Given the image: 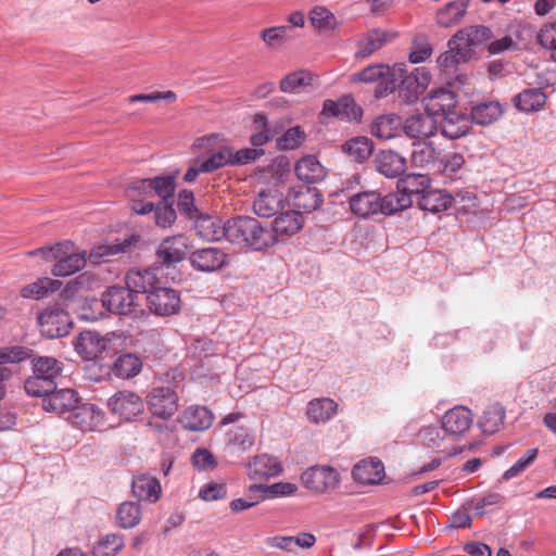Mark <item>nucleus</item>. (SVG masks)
I'll list each match as a JSON object with an SVG mask.
<instances>
[{"mask_svg": "<svg viewBox=\"0 0 556 556\" xmlns=\"http://www.w3.org/2000/svg\"><path fill=\"white\" fill-rule=\"evenodd\" d=\"M185 374L178 368H170L159 375L156 383L146 399L150 413L163 420L172 418L179 409V394Z\"/></svg>", "mask_w": 556, "mask_h": 556, "instance_id": "1", "label": "nucleus"}, {"mask_svg": "<svg viewBox=\"0 0 556 556\" xmlns=\"http://www.w3.org/2000/svg\"><path fill=\"white\" fill-rule=\"evenodd\" d=\"M228 239L239 248L264 251L275 245V239L268 224L251 216H237L228 219Z\"/></svg>", "mask_w": 556, "mask_h": 556, "instance_id": "2", "label": "nucleus"}, {"mask_svg": "<svg viewBox=\"0 0 556 556\" xmlns=\"http://www.w3.org/2000/svg\"><path fill=\"white\" fill-rule=\"evenodd\" d=\"M63 362L52 356L31 358L33 376L26 379L24 389L31 396H42L56 389V380L62 377Z\"/></svg>", "mask_w": 556, "mask_h": 556, "instance_id": "3", "label": "nucleus"}, {"mask_svg": "<svg viewBox=\"0 0 556 556\" xmlns=\"http://www.w3.org/2000/svg\"><path fill=\"white\" fill-rule=\"evenodd\" d=\"M101 302L110 313L138 318L144 309L138 295L134 294L126 286H111L101 295Z\"/></svg>", "mask_w": 556, "mask_h": 556, "instance_id": "4", "label": "nucleus"}, {"mask_svg": "<svg viewBox=\"0 0 556 556\" xmlns=\"http://www.w3.org/2000/svg\"><path fill=\"white\" fill-rule=\"evenodd\" d=\"M190 240L185 235L164 238L155 251V265L162 270L175 268L177 264L189 258Z\"/></svg>", "mask_w": 556, "mask_h": 556, "instance_id": "5", "label": "nucleus"}, {"mask_svg": "<svg viewBox=\"0 0 556 556\" xmlns=\"http://www.w3.org/2000/svg\"><path fill=\"white\" fill-rule=\"evenodd\" d=\"M178 175L156 176L154 178L136 179L126 188V195L129 200L149 199L153 195H165L168 198L172 191H175V179Z\"/></svg>", "mask_w": 556, "mask_h": 556, "instance_id": "6", "label": "nucleus"}, {"mask_svg": "<svg viewBox=\"0 0 556 556\" xmlns=\"http://www.w3.org/2000/svg\"><path fill=\"white\" fill-rule=\"evenodd\" d=\"M108 408L113 416L122 421H132L144 410L142 399L132 391L122 390L115 392L108 400Z\"/></svg>", "mask_w": 556, "mask_h": 556, "instance_id": "7", "label": "nucleus"}, {"mask_svg": "<svg viewBox=\"0 0 556 556\" xmlns=\"http://www.w3.org/2000/svg\"><path fill=\"white\" fill-rule=\"evenodd\" d=\"M301 480L306 489L323 494L334 490L339 485L340 475L329 466H313L302 473Z\"/></svg>", "mask_w": 556, "mask_h": 556, "instance_id": "8", "label": "nucleus"}, {"mask_svg": "<svg viewBox=\"0 0 556 556\" xmlns=\"http://www.w3.org/2000/svg\"><path fill=\"white\" fill-rule=\"evenodd\" d=\"M38 323L40 332L49 339L65 337L72 328L71 316L59 306L46 308L39 315Z\"/></svg>", "mask_w": 556, "mask_h": 556, "instance_id": "9", "label": "nucleus"}, {"mask_svg": "<svg viewBox=\"0 0 556 556\" xmlns=\"http://www.w3.org/2000/svg\"><path fill=\"white\" fill-rule=\"evenodd\" d=\"M217 136H207L198 139L197 146L203 153L208 156L201 160V168L203 173H213L226 165H232V149L227 146L214 148L213 143L217 140Z\"/></svg>", "mask_w": 556, "mask_h": 556, "instance_id": "10", "label": "nucleus"}, {"mask_svg": "<svg viewBox=\"0 0 556 556\" xmlns=\"http://www.w3.org/2000/svg\"><path fill=\"white\" fill-rule=\"evenodd\" d=\"M66 419L81 431H97L105 426V413L93 403H77Z\"/></svg>", "mask_w": 556, "mask_h": 556, "instance_id": "11", "label": "nucleus"}, {"mask_svg": "<svg viewBox=\"0 0 556 556\" xmlns=\"http://www.w3.org/2000/svg\"><path fill=\"white\" fill-rule=\"evenodd\" d=\"M146 301L149 309L157 316H169L180 308L179 293L173 288L162 287L161 283L148 293Z\"/></svg>", "mask_w": 556, "mask_h": 556, "instance_id": "12", "label": "nucleus"}, {"mask_svg": "<svg viewBox=\"0 0 556 556\" xmlns=\"http://www.w3.org/2000/svg\"><path fill=\"white\" fill-rule=\"evenodd\" d=\"M404 67V64L399 65L393 75L399 74L402 78L399 85L400 93L405 92L407 101L412 102L417 100L419 93L426 89L430 76L425 67H416L409 74Z\"/></svg>", "mask_w": 556, "mask_h": 556, "instance_id": "13", "label": "nucleus"}, {"mask_svg": "<svg viewBox=\"0 0 556 556\" xmlns=\"http://www.w3.org/2000/svg\"><path fill=\"white\" fill-rule=\"evenodd\" d=\"M438 130V119L427 113L414 114L402 122V131L415 141L429 140Z\"/></svg>", "mask_w": 556, "mask_h": 556, "instance_id": "14", "label": "nucleus"}, {"mask_svg": "<svg viewBox=\"0 0 556 556\" xmlns=\"http://www.w3.org/2000/svg\"><path fill=\"white\" fill-rule=\"evenodd\" d=\"M189 262L195 270L211 273L227 263V254L219 248L207 247L190 252Z\"/></svg>", "mask_w": 556, "mask_h": 556, "instance_id": "15", "label": "nucleus"}, {"mask_svg": "<svg viewBox=\"0 0 556 556\" xmlns=\"http://www.w3.org/2000/svg\"><path fill=\"white\" fill-rule=\"evenodd\" d=\"M42 408L58 415H71L79 402L78 393L74 389L65 388L43 394Z\"/></svg>", "mask_w": 556, "mask_h": 556, "instance_id": "16", "label": "nucleus"}, {"mask_svg": "<svg viewBox=\"0 0 556 556\" xmlns=\"http://www.w3.org/2000/svg\"><path fill=\"white\" fill-rule=\"evenodd\" d=\"M157 267L146 268V269H129L125 276V286L142 302L143 295H148L149 292L160 285V280L156 277Z\"/></svg>", "mask_w": 556, "mask_h": 556, "instance_id": "17", "label": "nucleus"}, {"mask_svg": "<svg viewBox=\"0 0 556 556\" xmlns=\"http://www.w3.org/2000/svg\"><path fill=\"white\" fill-rule=\"evenodd\" d=\"M349 206L351 212L361 218H369L370 216L380 214L381 194L374 190L357 191L349 193Z\"/></svg>", "mask_w": 556, "mask_h": 556, "instance_id": "18", "label": "nucleus"}, {"mask_svg": "<svg viewBox=\"0 0 556 556\" xmlns=\"http://www.w3.org/2000/svg\"><path fill=\"white\" fill-rule=\"evenodd\" d=\"M323 114L341 121H359L363 110L356 104L351 94H344L338 100L327 99L323 104Z\"/></svg>", "mask_w": 556, "mask_h": 556, "instance_id": "19", "label": "nucleus"}, {"mask_svg": "<svg viewBox=\"0 0 556 556\" xmlns=\"http://www.w3.org/2000/svg\"><path fill=\"white\" fill-rule=\"evenodd\" d=\"M494 37L490 27L484 25H471L459 29L451 37V43L459 42L463 49L473 54L475 49L481 47Z\"/></svg>", "mask_w": 556, "mask_h": 556, "instance_id": "20", "label": "nucleus"}, {"mask_svg": "<svg viewBox=\"0 0 556 556\" xmlns=\"http://www.w3.org/2000/svg\"><path fill=\"white\" fill-rule=\"evenodd\" d=\"M194 230L199 237L207 241L228 239V220L222 222L214 215L201 213L192 220Z\"/></svg>", "mask_w": 556, "mask_h": 556, "instance_id": "21", "label": "nucleus"}, {"mask_svg": "<svg viewBox=\"0 0 556 556\" xmlns=\"http://www.w3.org/2000/svg\"><path fill=\"white\" fill-rule=\"evenodd\" d=\"M74 349L84 359H93L106 349L108 340L98 331H81L74 340Z\"/></svg>", "mask_w": 556, "mask_h": 556, "instance_id": "22", "label": "nucleus"}, {"mask_svg": "<svg viewBox=\"0 0 556 556\" xmlns=\"http://www.w3.org/2000/svg\"><path fill=\"white\" fill-rule=\"evenodd\" d=\"M438 127L443 137L456 140L469 132L471 121L467 115L455 109L440 118Z\"/></svg>", "mask_w": 556, "mask_h": 556, "instance_id": "23", "label": "nucleus"}, {"mask_svg": "<svg viewBox=\"0 0 556 556\" xmlns=\"http://www.w3.org/2000/svg\"><path fill=\"white\" fill-rule=\"evenodd\" d=\"M304 218L299 211H287L278 215L269 225L273 231L275 244L280 240V237H290L302 229ZM283 240V238H281Z\"/></svg>", "mask_w": 556, "mask_h": 556, "instance_id": "24", "label": "nucleus"}, {"mask_svg": "<svg viewBox=\"0 0 556 556\" xmlns=\"http://www.w3.org/2000/svg\"><path fill=\"white\" fill-rule=\"evenodd\" d=\"M472 424V414L470 409L465 406H456L446 412L442 419L441 425L445 432L451 435H459L469 430Z\"/></svg>", "mask_w": 556, "mask_h": 556, "instance_id": "25", "label": "nucleus"}, {"mask_svg": "<svg viewBox=\"0 0 556 556\" xmlns=\"http://www.w3.org/2000/svg\"><path fill=\"white\" fill-rule=\"evenodd\" d=\"M213 420L214 415L206 406L192 405L185 409L179 422L186 430L204 431L212 426Z\"/></svg>", "mask_w": 556, "mask_h": 556, "instance_id": "26", "label": "nucleus"}, {"mask_svg": "<svg viewBox=\"0 0 556 556\" xmlns=\"http://www.w3.org/2000/svg\"><path fill=\"white\" fill-rule=\"evenodd\" d=\"M426 113L434 119L441 118L456 109V99L452 91L439 89L424 99Z\"/></svg>", "mask_w": 556, "mask_h": 556, "instance_id": "27", "label": "nucleus"}, {"mask_svg": "<svg viewBox=\"0 0 556 556\" xmlns=\"http://www.w3.org/2000/svg\"><path fill=\"white\" fill-rule=\"evenodd\" d=\"M376 169L387 178H395L403 175L406 170V160L392 150H382L376 154Z\"/></svg>", "mask_w": 556, "mask_h": 556, "instance_id": "28", "label": "nucleus"}, {"mask_svg": "<svg viewBox=\"0 0 556 556\" xmlns=\"http://www.w3.org/2000/svg\"><path fill=\"white\" fill-rule=\"evenodd\" d=\"M447 46L448 50L438 56L437 64L445 75H453L459 64L471 60V53L468 52V49H463L459 42L451 43V38Z\"/></svg>", "mask_w": 556, "mask_h": 556, "instance_id": "29", "label": "nucleus"}, {"mask_svg": "<svg viewBox=\"0 0 556 556\" xmlns=\"http://www.w3.org/2000/svg\"><path fill=\"white\" fill-rule=\"evenodd\" d=\"M283 206V195L277 189L261 191L253 202L254 213L263 218L276 215Z\"/></svg>", "mask_w": 556, "mask_h": 556, "instance_id": "30", "label": "nucleus"}, {"mask_svg": "<svg viewBox=\"0 0 556 556\" xmlns=\"http://www.w3.org/2000/svg\"><path fill=\"white\" fill-rule=\"evenodd\" d=\"M352 477L361 484H377L384 477V466L378 458L364 459L353 467Z\"/></svg>", "mask_w": 556, "mask_h": 556, "instance_id": "31", "label": "nucleus"}, {"mask_svg": "<svg viewBox=\"0 0 556 556\" xmlns=\"http://www.w3.org/2000/svg\"><path fill=\"white\" fill-rule=\"evenodd\" d=\"M282 467L280 462L270 455L262 454L253 457L248 465V473L251 479L260 480L280 475Z\"/></svg>", "mask_w": 556, "mask_h": 556, "instance_id": "32", "label": "nucleus"}, {"mask_svg": "<svg viewBox=\"0 0 556 556\" xmlns=\"http://www.w3.org/2000/svg\"><path fill=\"white\" fill-rule=\"evenodd\" d=\"M131 491L139 501L155 503L162 493L160 481L148 473H142L134 478Z\"/></svg>", "mask_w": 556, "mask_h": 556, "instance_id": "33", "label": "nucleus"}, {"mask_svg": "<svg viewBox=\"0 0 556 556\" xmlns=\"http://www.w3.org/2000/svg\"><path fill=\"white\" fill-rule=\"evenodd\" d=\"M504 113V106L497 100H486L475 104L470 111L472 123L489 126L495 123Z\"/></svg>", "mask_w": 556, "mask_h": 556, "instance_id": "34", "label": "nucleus"}, {"mask_svg": "<svg viewBox=\"0 0 556 556\" xmlns=\"http://www.w3.org/2000/svg\"><path fill=\"white\" fill-rule=\"evenodd\" d=\"M338 412V404L330 397H317L307 403L306 417L312 424H325Z\"/></svg>", "mask_w": 556, "mask_h": 556, "instance_id": "35", "label": "nucleus"}, {"mask_svg": "<svg viewBox=\"0 0 556 556\" xmlns=\"http://www.w3.org/2000/svg\"><path fill=\"white\" fill-rule=\"evenodd\" d=\"M295 174L307 186L316 184L326 177L325 167L313 155L303 156L296 162Z\"/></svg>", "mask_w": 556, "mask_h": 556, "instance_id": "36", "label": "nucleus"}, {"mask_svg": "<svg viewBox=\"0 0 556 556\" xmlns=\"http://www.w3.org/2000/svg\"><path fill=\"white\" fill-rule=\"evenodd\" d=\"M394 37L395 34H390L379 28L369 30L366 36L358 41L356 56L361 59L368 58L384 45L392 41Z\"/></svg>", "mask_w": 556, "mask_h": 556, "instance_id": "37", "label": "nucleus"}, {"mask_svg": "<svg viewBox=\"0 0 556 556\" xmlns=\"http://www.w3.org/2000/svg\"><path fill=\"white\" fill-rule=\"evenodd\" d=\"M470 0H453L437 12V24L448 28L462 22Z\"/></svg>", "mask_w": 556, "mask_h": 556, "instance_id": "38", "label": "nucleus"}, {"mask_svg": "<svg viewBox=\"0 0 556 556\" xmlns=\"http://www.w3.org/2000/svg\"><path fill=\"white\" fill-rule=\"evenodd\" d=\"M453 197L445 190H428L418 197L417 204L420 210L431 213L446 211L453 203Z\"/></svg>", "mask_w": 556, "mask_h": 556, "instance_id": "39", "label": "nucleus"}, {"mask_svg": "<svg viewBox=\"0 0 556 556\" xmlns=\"http://www.w3.org/2000/svg\"><path fill=\"white\" fill-rule=\"evenodd\" d=\"M58 262L52 268L53 276L66 277L79 271L86 265V254L72 252L67 254V251H60V256L56 258Z\"/></svg>", "mask_w": 556, "mask_h": 556, "instance_id": "40", "label": "nucleus"}, {"mask_svg": "<svg viewBox=\"0 0 556 556\" xmlns=\"http://www.w3.org/2000/svg\"><path fill=\"white\" fill-rule=\"evenodd\" d=\"M402 131V119L396 114L378 116L370 126L372 136L380 139H391Z\"/></svg>", "mask_w": 556, "mask_h": 556, "instance_id": "41", "label": "nucleus"}, {"mask_svg": "<svg viewBox=\"0 0 556 556\" xmlns=\"http://www.w3.org/2000/svg\"><path fill=\"white\" fill-rule=\"evenodd\" d=\"M142 369V361L132 353L118 355L111 366V372L122 379H129L137 376Z\"/></svg>", "mask_w": 556, "mask_h": 556, "instance_id": "42", "label": "nucleus"}, {"mask_svg": "<svg viewBox=\"0 0 556 556\" xmlns=\"http://www.w3.org/2000/svg\"><path fill=\"white\" fill-rule=\"evenodd\" d=\"M380 214L383 215H393L400 211L406 210L412 206L413 199L410 195L405 192L401 186L397 184V190L394 192H390L386 195H381Z\"/></svg>", "mask_w": 556, "mask_h": 556, "instance_id": "43", "label": "nucleus"}, {"mask_svg": "<svg viewBox=\"0 0 556 556\" xmlns=\"http://www.w3.org/2000/svg\"><path fill=\"white\" fill-rule=\"evenodd\" d=\"M344 154L358 163L366 161L374 152V142L367 137H355L341 146Z\"/></svg>", "mask_w": 556, "mask_h": 556, "instance_id": "44", "label": "nucleus"}, {"mask_svg": "<svg viewBox=\"0 0 556 556\" xmlns=\"http://www.w3.org/2000/svg\"><path fill=\"white\" fill-rule=\"evenodd\" d=\"M546 103V94L539 88L525 89L514 98L515 106L522 112L541 110Z\"/></svg>", "mask_w": 556, "mask_h": 556, "instance_id": "45", "label": "nucleus"}, {"mask_svg": "<svg viewBox=\"0 0 556 556\" xmlns=\"http://www.w3.org/2000/svg\"><path fill=\"white\" fill-rule=\"evenodd\" d=\"M142 518L141 505L137 502L122 503L115 515L116 523L122 529H132L139 525Z\"/></svg>", "mask_w": 556, "mask_h": 556, "instance_id": "46", "label": "nucleus"}, {"mask_svg": "<svg viewBox=\"0 0 556 556\" xmlns=\"http://www.w3.org/2000/svg\"><path fill=\"white\" fill-rule=\"evenodd\" d=\"M61 286L62 282L60 280L48 277L38 278L36 281L21 289V296L25 299L39 300L47 296L49 293L58 291Z\"/></svg>", "mask_w": 556, "mask_h": 556, "instance_id": "47", "label": "nucleus"}, {"mask_svg": "<svg viewBox=\"0 0 556 556\" xmlns=\"http://www.w3.org/2000/svg\"><path fill=\"white\" fill-rule=\"evenodd\" d=\"M254 440L255 437L252 430L243 426L231 427L226 432L227 446L236 451L245 452L250 450Z\"/></svg>", "mask_w": 556, "mask_h": 556, "instance_id": "48", "label": "nucleus"}, {"mask_svg": "<svg viewBox=\"0 0 556 556\" xmlns=\"http://www.w3.org/2000/svg\"><path fill=\"white\" fill-rule=\"evenodd\" d=\"M324 201L323 193L315 187L300 188L293 197L294 206L306 213L317 210Z\"/></svg>", "mask_w": 556, "mask_h": 556, "instance_id": "49", "label": "nucleus"}, {"mask_svg": "<svg viewBox=\"0 0 556 556\" xmlns=\"http://www.w3.org/2000/svg\"><path fill=\"white\" fill-rule=\"evenodd\" d=\"M160 198L161 201L154 206L153 210L154 222L156 226L161 228H168L175 223L177 218L176 211L173 207L175 202V191H172L168 198L165 195H161Z\"/></svg>", "mask_w": 556, "mask_h": 556, "instance_id": "50", "label": "nucleus"}, {"mask_svg": "<svg viewBox=\"0 0 556 556\" xmlns=\"http://www.w3.org/2000/svg\"><path fill=\"white\" fill-rule=\"evenodd\" d=\"M505 419V408L500 403L488 406L480 418L479 426L483 433L493 434L498 431Z\"/></svg>", "mask_w": 556, "mask_h": 556, "instance_id": "51", "label": "nucleus"}, {"mask_svg": "<svg viewBox=\"0 0 556 556\" xmlns=\"http://www.w3.org/2000/svg\"><path fill=\"white\" fill-rule=\"evenodd\" d=\"M438 151L431 142L414 141L410 160L415 166L427 167L434 164L438 159Z\"/></svg>", "mask_w": 556, "mask_h": 556, "instance_id": "52", "label": "nucleus"}, {"mask_svg": "<svg viewBox=\"0 0 556 556\" xmlns=\"http://www.w3.org/2000/svg\"><path fill=\"white\" fill-rule=\"evenodd\" d=\"M130 239H124L123 241H117L115 243H104L94 247L89 253V262L91 264H99L104 262L112 255L126 252V249L130 247Z\"/></svg>", "mask_w": 556, "mask_h": 556, "instance_id": "53", "label": "nucleus"}, {"mask_svg": "<svg viewBox=\"0 0 556 556\" xmlns=\"http://www.w3.org/2000/svg\"><path fill=\"white\" fill-rule=\"evenodd\" d=\"M124 541L118 534H106L92 548V556H116L123 548Z\"/></svg>", "mask_w": 556, "mask_h": 556, "instance_id": "54", "label": "nucleus"}, {"mask_svg": "<svg viewBox=\"0 0 556 556\" xmlns=\"http://www.w3.org/2000/svg\"><path fill=\"white\" fill-rule=\"evenodd\" d=\"M311 25L321 31L332 30L337 26V18L328 9L325 7H315L309 12Z\"/></svg>", "mask_w": 556, "mask_h": 556, "instance_id": "55", "label": "nucleus"}, {"mask_svg": "<svg viewBox=\"0 0 556 556\" xmlns=\"http://www.w3.org/2000/svg\"><path fill=\"white\" fill-rule=\"evenodd\" d=\"M298 486L291 482H277L270 485L252 484L251 491L266 493L267 498L292 495L296 492Z\"/></svg>", "mask_w": 556, "mask_h": 556, "instance_id": "56", "label": "nucleus"}, {"mask_svg": "<svg viewBox=\"0 0 556 556\" xmlns=\"http://www.w3.org/2000/svg\"><path fill=\"white\" fill-rule=\"evenodd\" d=\"M313 77L309 72L301 70L288 74L280 81L282 92H296L300 87L312 84Z\"/></svg>", "mask_w": 556, "mask_h": 556, "instance_id": "57", "label": "nucleus"}, {"mask_svg": "<svg viewBox=\"0 0 556 556\" xmlns=\"http://www.w3.org/2000/svg\"><path fill=\"white\" fill-rule=\"evenodd\" d=\"M429 178L422 174H409L404 179H401L397 184L401 188L407 192L410 198L413 194L421 195L427 192L429 187Z\"/></svg>", "mask_w": 556, "mask_h": 556, "instance_id": "58", "label": "nucleus"}, {"mask_svg": "<svg viewBox=\"0 0 556 556\" xmlns=\"http://www.w3.org/2000/svg\"><path fill=\"white\" fill-rule=\"evenodd\" d=\"M305 140V132L300 126L289 128L277 141L280 150H294Z\"/></svg>", "mask_w": 556, "mask_h": 556, "instance_id": "59", "label": "nucleus"}, {"mask_svg": "<svg viewBox=\"0 0 556 556\" xmlns=\"http://www.w3.org/2000/svg\"><path fill=\"white\" fill-rule=\"evenodd\" d=\"M33 351L25 346H4L0 349V359L5 364H16L31 357Z\"/></svg>", "mask_w": 556, "mask_h": 556, "instance_id": "60", "label": "nucleus"}, {"mask_svg": "<svg viewBox=\"0 0 556 556\" xmlns=\"http://www.w3.org/2000/svg\"><path fill=\"white\" fill-rule=\"evenodd\" d=\"M177 207L180 214L191 220L200 214V211L194 206L193 193L189 190H181L178 193Z\"/></svg>", "mask_w": 556, "mask_h": 556, "instance_id": "61", "label": "nucleus"}, {"mask_svg": "<svg viewBox=\"0 0 556 556\" xmlns=\"http://www.w3.org/2000/svg\"><path fill=\"white\" fill-rule=\"evenodd\" d=\"M389 72V67L383 66L382 64L369 65L362 70L361 72L353 75L354 81L362 83H375L381 78Z\"/></svg>", "mask_w": 556, "mask_h": 556, "instance_id": "62", "label": "nucleus"}, {"mask_svg": "<svg viewBox=\"0 0 556 556\" xmlns=\"http://www.w3.org/2000/svg\"><path fill=\"white\" fill-rule=\"evenodd\" d=\"M289 30L290 26L286 25L269 27L262 30L261 37L268 47L276 48L287 37Z\"/></svg>", "mask_w": 556, "mask_h": 556, "instance_id": "63", "label": "nucleus"}, {"mask_svg": "<svg viewBox=\"0 0 556 556\" xmlns=\"http://www.w3.org/2000/svg\"><path fill=\"white\" fill-rule=\"evenodd\" d=\"M538 41L544 48L556 50V23L544 25L538 34Z\"/></svg>", "mask_w": 556, "mask_h": 556, "instance_id": "64", "label": "nucleus"}]
</instances>
